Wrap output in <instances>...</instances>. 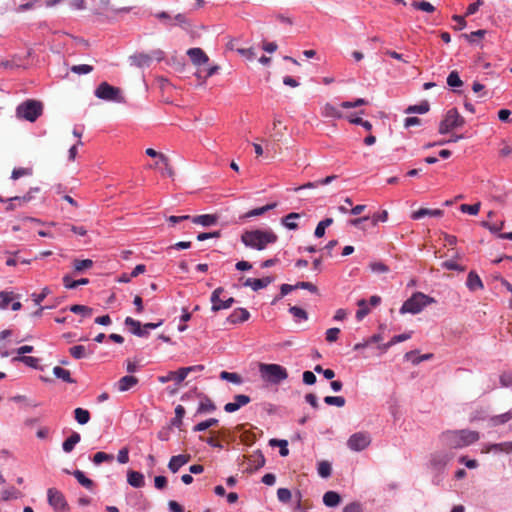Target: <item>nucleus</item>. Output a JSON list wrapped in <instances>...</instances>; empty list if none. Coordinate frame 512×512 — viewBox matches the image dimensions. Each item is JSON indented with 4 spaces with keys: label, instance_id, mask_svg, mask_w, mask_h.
I'll return each instance as SVG.
<instances>
[{
    "label": "nucleus",
    "instance_id": "393cba45",
    "mask_svg": "<svg viewBox=\"0 0 512 512\" xmlns=\"http://www.w3.org/2000/svg\"><path fill=\"white\" fill-rule=\"evenodd\" d=\"M341 497L335 491H328L323 495V503L327 507H336L340 504Z\"/></svg>",
    "mask_w": 512,
    "mask_h": 512
},
{
    "label": "nucleus",
    "instance_id": "de8ad7c7",
    "mask_svg": "<svg viewBox=\"0 0 512 512\" xmlns=\"http://www.w3.org/2000/svg\"><path fill=\"white\" fill-rule=\"evenodd\" d=\"M250 462L253 469H259L265 465V458L260 452H257L251 456Z\"/></svg>",
    "mask_w": 512,
    "mask_h": 512
},
{
    "label": "nucleus",
    "instance_id": "37998d69",
    "mask_svg": "<svg viewBox=\"0 0 512 512\" xmlns=\"http://www.w3.org/2000/svg\"><path fill=\"white\" fill-rule=\"evenodd\" d=\"M429 104L427 101H424L418 105H412V106H409L407 109H406V113H419V114H424L426 112L429 111Z\"/></svg>",
    "mask_w": 512,
    "mask_h": 512
},
{
    "label": "nucleus",
    "instance_id": "423d86ee",
    "mask_svg": "<svg viewBox=\"0 0 512 512\" xmlns=\"http://www.w3.org/2000/svg\"><path fill=\"white\" fill-rule=\"evenodd\" d=\"M43 106L41 102L36 100H27L16 108V115L20 119L34 122L42 114Z\"/></svg>",
    "mask_w": 512,
    "mask_h": 512
},
{
    "label": "nucleus",
    "instance_id": "338daca9",
    "mask_svg": "<svg viewBox=\"0 0 512 512\" xmlns=\"http://www.w3.org/2000/svg\"><path fill=\"white\" fill-rule=\"evenodd\" d=\"M370 268L375 273H387L389 268L382 262H373L370 264Z\"/></svg>",
    "mask_w": 512,
    "mask_h": 512
},
{
    "label": "nucleus",
    "instance_id": "f257e3e1",
    "mask_svg": "<svg viewBox=\"0 0 512 512\" xmlns=\"http://www.w3.org/2000/svg\"><path fill=\"white\" fill-rule=\"evenodd\" d=\"M480 435L477 431L469 429L447 430L439 435L440 444L450 450L461 449L478 441Z\"/></svg>",
    "mask_w": 512,
    "mask_h": 512
},
{
    "label": "nucleus",
    "instance_id": "20e7f679",
    "mask_svg": "<svg viewBox=\"0 0 512 512\" xmlns=\"http://www.w3.org/2000/svg\"><path fill=\"white\" fill-rule=\"evenodd\" d=\"M259 375L263 382L271 385H278L288 378V371L285 367L273 363H259Z\"/></svg>",
    "mask_w": 512,
    "mask_h": 512
},
{
    "label": "nucleus",
    "instance_id": "774afa93",
    "mask_svg": "<svg viewBox=\"0 0 512 512\" xmlns=\"http://www.w3.org/2000/svg\"><path fill=\"white\" fill-rule=\"evenodd\" d=\"M500 383L504 387H512V373H503L500 376Z\"/></svg>",
    "mask_w": 512,
    "mask_h": 512
},
{
    "label": "nucleus",
    "instance_id": "ddd939ff",
    "mask_svg": "<svg viewBox=\"0 0 512 512\" xmlns=\"http://www.w3.org/2000/svg\"><path fill=\"white\" fill-rule=\"evenodd\" d=\"M251 399L247 395L238 394L234 397V402H229L224 406V410L228 413H233L239 410L242 406L250 403Z\"/></svg>",
    "mask_w": 512,
    "mask_h": 512
},
{
    "label": "nucleus",
    "instance_id": "c03bdc74",
    "mask_svg": "<svg viewBox=\"0 0 512 512\" xmlns=\"http://www.w3.org/2000/svg\"><path fill=\"white\" fill-rule=\"evenodd\" d=\"M204 369L203 365H194L189 367H183L179 369L178 379L185 380L190 372L202 371Z\"/></svg>",
    "mask_w": 512,
    "mask_h": 512
},
{
    "label": "nucleus",
    "instance_id": "ea45409f",
    "mask_svg": "<svg viewBox=\"0 0 512 512\" xmlns=\"http://www.w3.org/2000/svg\"><path fill=\"white\" fill-rule=\"evenodd\" d=\"M220 378L222 380H226V381H229V382L237 384V385H240L243 382L242 378H241V376L239 374L232 373V372H227V371H222L220 373Z\"/></svg>",
    "mask_w": 512,
    "mask_h": 512
},
{
    "label": "nucleus",
    "instance_id": "6e6552de",
    "mask_svg": "<svg viewBox=\"0 0 512 512\" xmlns=\"http://www.w3.org/2000/svg\"><path fill=\"white\" fill-rule=\"evenodd\" d=\"M464 125V118L453 108L447 111L444 119L440 122L439 133L447 134L454 128H458Z\"/></svg>",
    "mask_w": 512,
    "mask_h": 512
},
{
    "label": "nucleus",
    "instance_id": "72a5a7b5",
    "mask_svg": "<svg viewBox=\"0 0 512 512\" xmlns=\"http://www.w3.org/2000/svg\"><path fill=\"white\" fill-rule=\"evenodd\" d=\"M75 420L80 424H87L90 420V413L88 410L83 408H76L74 410Z\"/></svg>",
    "mask_w": 512,
    "mask_h": 512
},
{
    "label": "nucleus",
    "instance_id": "473e14b6",
    "mask_svg": "<svg viewBox=\"0 0 512 512\" xmlns=\"http://www.w3.org/2000/svg\"><path fill=\"white\" fill-rule=\"evenodd\" d=\"M216 409V406L214 403L208 398L204 397L198 406L197 413H207V412H213Z\"/></svg>",
    "mask_w": 512,
    "mask_h": 512
},
{
    "label": "nucleus",
    "instance_id": "49530a36",
    "mask_svg": "<svg viewBox=\"0 0 512 512\" xmlns=\"http://www.w3.org/2000/svg\"><path fill=\"white\" fill-rule=\"evenodd\" d=\"M447 84L452 88L461 87L463 85L457 71L450 72L447 77Z\"/></svg>",
    "mask_w": 512,
    "mask_h": 512
},
{
    "label": "nucleus",
    "instance_id": "a878e982",
    "mask_svg": "<svg viewBox=\"0 0 512 512\" xmlns=\"http://www.w3.org/2000/svg\"><path fill=\"white\" fill-rule=\"evenodd\" d=\"M81 440V436L77 432H73L62 444V448L64 452L70 453L76 444H78Z\"/></svg>",
    "mask_w": 512,
    "mask_h": 512
},
{
    "label": "nucleus",
    "instance_id": "5701e85b",
    "mask_svg": "<svg viewBox=\"0 0 512 512\" xmlns=\"http://www.w3.org/2000/svg\"><path fill=\"white\" fill-rule=\"evenodd\" d=\"M511 419H512V409H510L509 411H507L505 413H502L499 415H494V416L490 417L489 424L491 427H497V426L507 423Z\"/></svg>",
    "mask_w": 512,
    "mask_h": 512
},
{
    "label": "nucleus",
    "instance_id": "58836bf2",
    "mask_svg": "<svg viewBox=\"0 0 512 512\" xmlns=\"http://www.w3.org/2000/svg\"><path fill=\"white\" fill-rule=\"evenodd\" d=\"M15 298L13 292L1 291L0 292V309L5 310L8 308L9 304Z\"/></svg>",
    "mask_w": 512,
    "mask_h": 512
},
{
    "label": "nucleus",
    "instance_id": "dca6fc26",
    "mask_svg": "<svg viewBox=\"0 0 512 512\" xmlns=\"http://www.w3.org/2000/svg\"><path fill=\"white\" fill-rule=\"evenodd\" d=\"M250 313L245 308H237L235 309L227 318V321L231 324H237L241 322H245L249 319Z\"/></svg>",
    "mask_w": 512,
    "mask_h": 512
},
{
    "label": "nucleus",
    "instance_id": "603ef678",
    "mask_svg": "<svg viewBox=\"0 0 512 512\" xmlns=\"http://www.w3.org/2000/svg\"><path fill=\"white\" fill-rule=\"evenodd\" d=\"M70 70L78 75L89 74L93 71V66L88 64L73 65Z\"/></svg>",
    "mask_w": 512,
    "mask_h": 512
},
{
    "label": "nucleus",
    "instance_id": "cd10ccee",
    "mask_svg": "<svg viewBox=\"0 0 512 512\" xmlns=\"http://www.w3.org/2000/svg\"><path fill=\"white\" fill-rule=\"evenodd\" d=\"M276 207H277V203L274 202V203H270V204H267V205L259 207V208L252 209L244 215V218H251V217L263 215L267 211L272 210Z\"/></svg>",
    "mask_w": 512,
    "mask_h": 512
},
{
    "label": "nucleus",
    "instance_id": "bb28decb",
    "mask_svg": "<svg viewBox=\"0 0 512 512\" xmlns=\"http://www.w3.org/2000/svg\"><path fill=\"white\" fill-rule=\"evenodd\" d=\"M127 476V481L131 486L140 488L144 485V476L140 472L129 471Z\"/></svg>",
    "mask_w": 512,
    "mask_h": 512
},
{
    "label": "nucleus",
    "instance_id": "5fc2aeb1",
    "mask_svg": "<svg viewBox=\"0 0 512 512\" xmlns=\"http://www.w3.org/2000/svg\"><path fill=\"white\" fill-rule=\"evenodd\" d=\"M480 206H481V203L478 202L476 204H473V205H469V204H462L460 206V210L461 212L463 213H468L470 215H477L479 213V210H480Z\"/></svg>",
    "mask_w": 512,
    "mask_h": 512
},
{
    "label": "nucleus",
    "instance_id": "aec40b11",
    "mask_svg": "<svg viewBox=\"0 0 512 512\" xmlns=\"http://www.w3.org/2000/svg\"><path fill=\"white\" fill-rule=\"evenodd\" d=\"M194 224L201 225L203 227H210L217 223V216L212 214L198 215L191 218Z\"/></svg>",
    "mask_w": 512,
    "mask_h": 512
},
{
    "label": "nucleus",
    "instance_id": "0eeeda50",
    "mask_svg": "<svg viewBox=\"0 0 512 512\" xmlns=\"http://www.w3.org/2000/svg\"><path fill=\"white\" fill-rule=\"evenodd\" d=\"M95 96L104 101L124 103L125 98L122 91L118 87H114L107 82H102L98 85L94 92Z\"/></svg>",
    "mask_w": 512,
    "mask_h": 512
},
{
    "label": "nucleus",
    "instance_id": "4c0bfd02",
    "mask_svg": "<svg viewBox=\"0 0 512 512\" xmlns=\"http://www.w3.org/2000/svg\"><path fill=\"white\" fill-rule=\"evenodd\" d=\"M88 282H89V280L87 278H82V279H79V280H72L69 276H65L63 278L64 286L67 289H75L79 285H86V284H88Z\"/></svg>",
    "mask_w": 512,
    "mask_h": 512
},
{
    "label": "nucleus",
    "instance_id": "412c9836",
    "mask_svg": "<svg viewBox=\"0 0 512 512\" xmlns=\"http://www.w3.org/2000/svg\"><path fill=\"white\" fill-rule=\"evenodd\" d=\"M321 115L325 118H334V119H340L343 117L342 112L331 103H325L321 107Z\"/></svg>",
    "mask_w": 512,
    "mask_h": 512
},
{
    "label": "nucleus",
    "instance_id": "2eb2a0df",
    "mask_svg": "<svg viewBox=\"0 0 512 512\" xmlns=\"http://www.w3.org/2000/svg\"><path fill=\"white\" fill-rule=\"evenodd\" d=\"M272 281L273 278L271 277H264L261 279L248 278L244 282V286L250 287L253 291H258L260 289L266 288Z\"/></svg>",
    "mask_w": 512,
    "mask_h": 512
},
{
    "label": "nucleus",
    "instance_id": "2f4dec72",
    "mask_svg": "<svg viewBox=\"0 0 512 512\" xmlns=\"http://www.w3.org/2000/svg\"><path fill=\"white\" fill-rule=\"evenodd\" d=\"M69 352L75 359H82L92 353V351L88 352L87 348L83 345H75L69 349Z\"/></svg>",
    "mask_w": 512,
    "mask_h": 512
},
{
    "label": "nucleus",
    "instance_id": "a211bd4d",
    "mask_svg": "<svg viewBox=\"0 0 512 512\" xmlns=\"http://www.w3.org/2000/svg\"><path fill=\"white\" fill-rule=\"evenodd\" d=\"M466 286L470 291H477L483 289L484 285L479 275L470 271L467 276Z\"/></svg>",
    "mask_w": 512,
    "mask_h": 512
},
{
    "label": "nucleus",
    "instance_id": "c756f323",
    "mask_svg": "<svg viewBox=\"0 0 512 512\" xmlns=\"http://www.w3.org/2000/svg\"><path fill=\"white\" fill-rule=\"evenodd\" d=\"M13 362H21L28 367L38 368L40 360L32 356H16L12 359Z\"/></svg>",
    "mask_w": 512,
    "mask_h": 512
},
{
    "label": "nucleus",
    "instance_id": "a19ab883",
    "mask_svg": "<svg viewBox=\"0 0 512 512\" xmlns=\"http://www.w3.org/2000/svg\"><path fill=\"white\" fill-rule=\"evenodd\" d=\"M74 477L77 479V481L84 486L87 489H91L93 486V482L91 479L87 478L85 474L80 470H75L73 472Z\"/></svg>",
    "mask_w": 512,
    "mask_h": 512
},
{
    "label": "nucleus",
    "instance_id": "c85d7f7f",
    "mask_svg": "<svg viewBox=\"0 0 512 512\" xmlns=\"http://www.w3.org/2000/svg\"><path fill=\"white\" fill-rule=\"evenodd\" d=\"M53 374L56 378L63 380L66 383H74L75 381L71 378L70 371L60 366L53 368Z\"/></svg>",
    "mask_w": 512,
    "mask_h": 512
},
{
    "label": "nucleus",
    "instance_id": "7c9ffc66",
    "mask_svg": "<svg viewBox=\"0 0 512 512\" xmlns=\"http://www.w3.org/2000/svg\"><path fill=\"white\" fill-rule=\"evenodd\" d=\"M132 64L138 66V67H145L149 66L151 62V57L147 54H136L130 57Z\"/></svg>",
    "mask_w": 512,
    "mask_h": 512
},
{
    "label": "nucleus",
    "instance_id": "4be33fe9",
    "mask_svg": "<svg viewBox=\"0 0 512 512\" xmlns=\"http://www.w3.org/2000/svg\"><path fill=\"white\" fill-rule=\"evenodd\" d=\"M442 215L443 211L440 209L420 208L419 210L413 212L412 219L419 220L425 216L441 217Z\"/></svg>",
    "mask_w": 512,
    "mask_h": 512
},
{
    "label": "nucleus",
    "instance_id": "680f3d73",
    "mask_svg": "<svg viewBox=\"0 0 512 512\" xmlns=\"http://www.w3.org/2000/svg\"><path fill=\"white\" fill-rule=\"evenodd\" d=\"M442 267L447 269V270H454V271H459V272L465 271V267L464 266H461V265L457 264L453 260L444 261L442 263Z\"/></svg>",
    "mask_w": 512,
    "mask_h": 512
},
{
    "label": "nucleus",
    "instance_id": "c9c22d12",
    "mask_svg": "<svg viewBox=\"0 0 512 512\" xmlns=\"http://www.w3.org/2000/svg\"><path fill=\"white\" fill-rule=\"evenodd\" d=\"M124 323H125V325L127 327L130 328V332L133 335L138 336L139 334H142L141 333V326L142 325H141L140 321L135 320L132 317H126Z\"/></svg>",
    "mask_w": 512,
    "mask_h": 512
},
{
    "label": "nucleus",
    "instance_id": "09e8293b",
    "mask_svg": "<svg viewBox=\"0 0 512 512\" xmlns=\"http://www.w3.org/2000/svg\"><path fill=\"white\" fill-rule=\"evenodd\" d=\"M412 6L418 10H421V11H424L427 13H432L435 11V7L427 1H414L412 3Z\"/></svg>",
    "mask_w": 512,
    "mask_h": 512
},
{
    "label": "nucleus",
    "instance_id": "f8f14e48",
    "mask_svg": "<svg viewBox=\"0 0 512 512\" xmlns=\"http://www.w3.org/2000/svg\"><path fill=\"white\" fill-rule=\"evenodd\" d=\"M481 452L485 454H512V441L483 444Z\"/></svg>",
    "mask_w": 512,
    "mask_h": 512
},
{
    "label": "nucleus",
    "instance_id": "4468645a",
    "mask_svg": "<svg viewBox=\"0 0 512 512\" xmlns=\"http://www.w3.org/2000/svg\"><path fill=\"white\" fill-rule=\"evenodd\" d=\"M190 455L188 454H179L176 456H172L169 463L168 468L172 473L178 472V470L187 464L190 461Z\"/></svg>",
    "mask_w": 512,
    "mask_h": 512
},
{
    "label": "nucleus",
    "instance_id": "13d9d810",
    "mask_svg": "<svg viewBox=\"0 0 512 512\" xmlns=\"http://www.w3.org/2000/svg\"><path fill=\"white\" fill-rule=\"evenodd\" d=\"M113 459H114V456L112 454H107L105 452H97L93 456V462L96 465H99V464H101L102 462H105V461H112Z\"/></svg>",
    "mask_w": 512,
    "mask_h": 512
},
{
    "label": "nucleus",
    "instance_id": "6e6d98bb",
    "mask_svg": "<svg viewBox=\"0 0 512 512\" xmlns=\"http://www.w3.org/2000/svg\"><path fill=\"white\" fill-rule=\"evenodd\" d=\"M218 423V420L215 418H210L206 421L200 422L197 425L194 426V431H204L212 426H215Z\"/></svg>",
    "mask_w": 512,
    "mask_h": 512
},
{
    "label": "nucleus",
    "instance_id": "8fccbe9b",
    "mask_svg": "<svg viewBox=\"0 0 512 512\" xmlns=\"http://www.w3.org/2000/svg\"><path fill=\"white\" fill-rule=\"evenodd\" d=\"M324 402L327 405H333L337 407H343L346 403V400L342 396H326L324 398Z\"/></svg>",
    "mask_w": 512,
    "mask_h": 512
},
{
    "label": "nucleus",
    "instance_id": "9d476101",
    "mask_svg": "<svg viewBox=\"0 0 512 512\" xmlns=\"http://www.w3.org/2000/svg\"><path fill=\"white\" fill-rule=\"evenodd\" d=\"M47 500L49 505L56 512H65L68 510V504L63 493L56 488H49L47 490Z\"/></svg>",
    "mask_w": 512,
    "mask_h": 512
},
{
    "label": "nucleus",
    "instance_id": "b1692460",
    "mask_svg": "<svg viewBox=\"0 0 512 512\" xmlns=\"http://www.w3.org/2000/svg\"><path fill=\"white\" fill-rule=\"evenodd\" d=\"M300 217V213L291 212L281 219V223L284 227H286L289 230H296L298 229V224L296 220L299 219Z\"/></svg>",
    "mask_w": 512,
    "mask_h": 512
},
{
    "label": "nucleus",
    "instance_id": "3c124183",
    "mask_svg": "<svg viewBox=\"0 0 512 512\" xmlns=\"http://www.w3.org/2000/svg\"><path fill=\"white\" fill-rule=\"evenodd\" d=\"M73 266L75 271L81 272L91 268L93 266V261L90 259L75 260Z\"/></svg>",
    "mask_w": 512,
    "mask_h": 512
},
{
    "label": "nucleus",
    "instance_id": "bf43d9fd",
    "mask_svg": "<svg viewBox=\"0 0 512 512\" xmlns=\"http://www.w3.org/2000/svg\"><path fill=\"white\" fill-rule=\"evenodd\" d=\"M367 101L363 98H358L355 101H344L341 103V107L344 109L356 108L362 105H366Z\"/></svg>",
    "mask_w": 512,
    "mask_h": 512
},
{
    "label": "nucleus",
    "instance_id": "9b49d317",
    "mask_svg": "<svg viewBox=\"0 0 512 512\" xmlns=\"http://www.w3.org/2000/svg\"><path fill=\"white\" fill-rule=\"evenodd\" d=\"M223 291H224V289L222 287H218L211 294L210 301L212 303L211 310L213 312H218L223 309H228L235 302V299L233 297H229L226 300L220 299V295Z\"/></svg>",
    "mask_w": 512,
    "mask_h": 512
},
{
    "label": "nucleus",
    "instance_id": "7ed1b4c3",
    "mask_svg": "<svg viewBox=\"0 0 512 512\" xmlns=\"http://www.w3.org/2000/svg\"><path fill=\"white\" fill-rule=\"evenodd\" d=\"M455 453L449 448L435 450L429 455L427 462L428 469L434 473V482L439 484L441 476L444 474L445 469L449 463L454 459Z\"/></svg>",
    "mask_w": 512,
    "mask_h": 512
},
{
    "label": "nucleus",
    "instance_id": "e433bc0d",
    "mask_svg": "<svg viewBox=\"0 0 512 512\" xmlns=\"http://www.w3.org/2000/svg\"><path fill=\"white\" fill-rule=\"evenodd\" d=\"M332 223H333V219L332 218H326V219L320 221L318 223V225L316 226L314 235L317 238L323 237L325 235L326 228L329 227Z\"/></svg>",
    "mask_w": 512,
    "mask_h": 512
},
{
    "label": "nucleus",
    "instance_id": "f03ea898",
    "mask_svg": "<svg viewBox=\"0 0 512 512\" xmlns=\"http://www.w3.org/2000/svg\"><path fill=\"white\" fill-rule=\"evenodd\" d=\"M277 240L278 236L271 229L248 230L241 235V241L246 247L258 251L265 250L268 245L276 243Z\"/></svg>",
    "mask_w": 512,
    "mask_h": 512
},
{
    "label": "nucleus",
    "instance_id": "864d4df0",
    "mask_svg": "<svg viewBox=\"0 0 512 512\" xmlns=\"http://www.w3.org/2000/svg\"><path fill=\"white\" fill-rule=\"evenodd\" d=\"M70 311L75 314H81L84 317H88L92 314V309L84 305H72Z\"/></svg>",
    "mask_w": 512,
    "mask_h": 512
},
{
    "label": "nucleus",
    "instance_id": "052dcab7",
    "mask_svg": "<svg viewBox=\"0 0 512 512\" xmlns=\"http://www.w3.org/2000/svg\"><path fill=\"white\" fill-rule=\"evenodd\" d=\"M146 155L152 158H158L159 160H162V164L164 166H167V156L163 153L157 152L153 148H147L145 151Z\"/></svg>",
    "mask_w": 512,
    "mask_h": 512
},
{
    "label": "nucleus",
    "instance_id": "6ab92c4d",
    "mask_svg": "<svg viewBox=\"0 0 512 512\" xmlns=\"http://www.w3.org/2000/svg\"><path fill=\"white\" fill-rule=\"evenodd\" d=\"M138 379L134 376H124L117 383L116 387L119 392H126L136 386Z\"/></svg>",
    "mask_w": 512,
    "mask_h": 512
},
{
    "label": "nucleus",
    "instance_id": "f704fd0d",
    "mask_svg": "<svg viewBox=\"0 0 512 512\" xmlns=\"http://www.w3.org/2000/svg\"><path fill=\"white\" fill-rule=\"evenodd\" d=\"M357 306L359 309L356 312V319L361 321L365 316H367L370 312L368 307V303L365 299H360L357 301Z\"/></svg>",
    "mask_w": 512,
    "mask_h": 512
},
{
    "label": "nucleus",
    "instance_id": "39448f33",
    "mask_svg": "<svg viewBox=\"0 0 512 512\" xmlns=\"http://www.w3.org/2000/svg\"><path fill=\"white\" fill-rule=\"evenodd\" d=\"M436 303L433 297H430L422 292H415L408 298L400 308L401 314H418L428 305Z\"/></svg>",
    "mask_w": 512,
    "mask_h": 512
},
{
    "label": "nucleus",
    "instance_id": "a18cd8bd",
    "mask_svg": "<svg viewBox=\"0 0 512 512\" xmlns=\"http://www.w3.org/2000/svg\"><path fill=\"white\" fill-rule=\"evenodd\" d=\"M269 443L271 446H279L281 456L289 454L288 442L286 440L271 439Z\"/></svg>",
    "mask_w": 512,
    "mask_h": 512
},
{
    "label": "nucleus",
    "instance_id": "f3484780",
    "mask_svg": "<svg viewBox=\"0 0 512 512\" xmlns=\"http://www.w3.org/2000/svg\"><path fill=\"white\" fill-rule=\"evenodd\" d=\"M187 54L195 65L205 64L209 60L201 48H190Z\"/></svg>",
    "mask_w": 512,
    "mask_h": 512
},
{
    "label": "nucleus",
    "instance_id": "79ce46f5",
    "mask_svg": "<svg viewBox=\"0 0 512 512\" xmlns=\"http://www.w3.org/2000/svg\"><path fill=\"white\" fill-rule=\"evenodd\" d=\"M317 471L322 478H328L332 472L331 464L328 461H321L318 463Z\"/></svg>",
    "mask_w": 512,
    "mask_h": 512
},
{
    "label": "nucleus",
    "instance_id": "e2e57ef3",
    "mask_svg": "<svg viewBox=\"0 0 512 512\" xmlns=\"http://www.w3.org/2000/svg\"><path fill=\"white\" fill-rule=\"evenodd\" d=\"M178 375H179V370L177 371H171L168 373L167 376H161L159 377V381L161 383H166L168 381H171V380H175L177 384H180L181 382H183L184 380H180L178 379Z\"/></svg>",
    "mask_w": 512,
    "mask_h": 512
},
{
    "label": "nucleus",
    "instance_id": "69168bd1",
    "mask_svg": "<svg viewBox=\"0 0 512 512\" xmlns=\"http://www.w3.org/2000/svg\"><path fill=\"white\" fill-rule=\"evenodd\" d=\"M340 334L339 328H330L326 331V340L330 343L335 342Z\"/></svg>",
    "mask_w": 512,
    "mask_h": 512
},
{
    "label": "nucleus",
    "instance_id": "0e129e2a",
    "mask_svg": "<svg viewBox=\"0 0 512 512\" xmlns=\"http://www.w3.org/2000/svg\"><path fill=\"white\" fill-rule=\"evenodd\" d=\"M278 500L281 502H288L291 499V492L287 488H279L277 491Z\"/></svg>",
    "mask_w": 512,
    "mask_h": 512
},
{
    "label": "nucleus",
    "instance_id": "1a4fd4ad",
    "mask_svg": "<svg viewBox=\"0 0 512 512\" xmlns=\"http://www.w3.org/2000/svg\"><path fill=\"white\" fill-rule=\"evenodd\" d=\"M371 443V436L367 432H357L352 434L347 440V446L350 450L360 452L366 449Z\"/></svg>",
    "mask_w": 512,
    "mask_h": 512
},
{
    "label": "nucleus",
    "instance_id": "4d7b16f0",
    "mask_svg": "<svg viewBox=\"0 0 512 512\" xmlns=\"http://www.w3.org/2000/svg\"><path fill=\"white\" fill-rule=\"evenodd\" d=\"M289 312L293 315L294 318L298 320H307L308 318L307 312L304 309L297 306L290 307Z\"/></svg>",
    "mask_w": 512,
    "mask_h": 512
}]
</instances>
